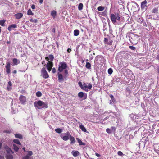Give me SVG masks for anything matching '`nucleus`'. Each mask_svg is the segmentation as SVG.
Returning a JSON list of instances; mask_svg holds the SVG:
<instances>
[{
  "label": "nucleus",
  "instance_id": "obj_1",
  "mask_svg": "<svg viewBox=\"0 0 159 159\" xmlns=\"http://www.w3.org/2000/svg\"><path fill=\"white\" fill-rule=\"evenodd\" d=\"M67 67V64L65 62H61L59 65V67L58 69V81L59 82H62L64 80L62 74L60 73V72H62L64 70V74L65 77L67 76L68 74V71L66 69Z\"/></svg>",
  "mask_w": 159,
  "mask_h": 159
},
{
  "label": "nucleus",
  "instance_id": "obj_2",
  "mask_svg": "<svg viewBox=\"0 0 159 159\" xmlns=\"http://www.w3.org/2000/svg\"><path fill=\"white\" fill-rule=\"evenodd\" d=\"M120 17L121 16L119 13L115 14H111L110 15V19L112 22L114 24L116 22V20L119 21L120 20Z\"/></svg>",
  "mask_w": 159,
  "mask_h": 159
},
{
  "label": "nucleus",
  "instance_id": "obj_3",
  "mask_svg": "<svg viewBox=\"0 0 159 159\" xmlns=\"http://www.w3.org/2000/svg\"><path fill=\"white\" fill-rule=\"evenodd\" d=\"M41 76H42L44 79H47L49 77V75L46 70L45 68H43L41 70Z\"/></svg>",
  "mask_w": 159,
  "mask_h": 159
},
{
  "label": "nucleus",
  "instance_id": "obj_4",
  "mask_svg": "<svg viewBox=\"0 0 159 159\" xmlns=\"http://www.w3.org/2000/svg\"><path fill=\"white\" fill-rule=\"evenodd\" d=\"M19 100L22 104H25L27 101L26 97L23 95H20L19 97Z\"/></svg>",
  "mask_w": 159,
  "mask_h": 159
},
{
  "label": "nucleus",
  "instance_id": "obj_5",
  "mask_svg": "<svg viewBox=\"0 0 159 159\" xmlns=\"http://www.w3.org/2000/svg\"><path fill=\"white\" fill-rule=\"evenodd\" d=\"M53 62L50 61H48V62L47 63V69L49 72L51 71L52 67L53 66Z\"/></svg>",
  "mask_w": 159,
  "mask_h": 159
},
{
  "label": "nucleus",
  "instance_id": "obj_6",
  "mask_svg": "<svg viewBox=\"0 0 159 159\" xmlns=\"http://www.w3.org/2000/svg\"><path fill=\"white\" fill-rule=\"evenodd\" d=\"M65 135L63 136H61V137L63 140L67 141L69 139L70 137V134L69 132H67L66 133H65Z\"/></svg>",
  "mask_w": 159,
  "mask_h": 159
},
{
  "label": "nucleus",
  "instance_id": "obj_7",
  "mask_svg": "<svg viewBox=\"0 0 159 159\" xmlns=\"http://www.w3.org/2000/svg\"><path fill=\"white\" fill-rule=\"evenodd\" d=\"M83 86L84 87V89L86 91H88V90L86 88H88L89 89H91L92 88V85L91 83H90L88 86H87L86 83H84Z\"/></svg>",
  "mask_w": 159,
  "mask_h": 159
},
{
  "label": "nucleus",
  "instance_id": "obj_8",
  "mask_svg": "<svg viewBox=\"0 0 159 159\" xmlns=\"http://www.w3.org/2000/svg\"><path fill=\"white\" fill-rule=\"evenodd\" d=\"M10 63L8 62L6 63L5 66V68L6 69V71L7 74H9L11 72L10 70Z\"/></svg>",
  "mask_w": 159,
  "mask_h": 159
},
{
  "label": "nucleus",
  "instance_id": "obj_9",
  "mask_svg": "<svg viewBox=\"0 0 159 159\" xmlns=\"http://www.w3.org/2000/svg\"><path fill=\"white\" fill-rule=\"evenodd\" d=\"M43 102L41 100H39L37 102H35L34 103V106L38 108V107L42 106Z\"/></svg>",
  "mask_w": 159,
  "mask_h": 159
},
{
  "label": "nucleus",
  "instance_id": "obj_10",
  "mask_svg": "<svg viewBox=\"0 0 159 159\" xmlns=\"http://www.w3.org/2000/svg\"><path fill=\"white\" fill-rule=\"evenodd\" d=\"M104 41L105 44L109 45H111L112 44L113 41L111 40L110 39L109 40L108 39L106 38H104Z\"/></svg>",
  "mask_w": 159,
  "mask_h": 159
},
{
  "label": "nucleus",
  "instance_id": "obj_11",
  "mask_svg": "<svg viewBox=\"0 0 159 159\" xmlns=\"http://www.w3.org/2000/svg\"><path fill=\"white\" fill-rule=\"evenodd\" d=\"M28 154L25 156L22 157V159H29L30 156L33 155V152L32 151H28Z\"/></svg>",
  "mask_w": 159,
  "mask_h": 159
},
{
  "label": "nucleus",
  "instance_id": "obj_12",
  "mask_svg": "<svg viewBox=\"0 0 159 159\" xmlns=\"http://www.w3.org/2000/svg\"><path fill=\"white\" fill-rule=\"evenodd\" d=\"M12 84L11 81H9L8 82L7 86L6 88V89L8 91H10L12 89Z\"/></svg>",
  "mask_w": 159,
  "mask_h": 159
},
{
  "label": "nucleus",
  "instance_id": "obj_13",
  "mask_svg": "<svg viewBox=\"0 0 159 159\" xmlns=\"http://www.w3.org/2000/svg\"><path fill=\"white\" fill-rule=\"evenodd\" d=\"M5 148L7 152V154H13V152L8 146H5Z\"/></svg>",
  "mask_w": 159,
  "mask_h": 159
},
{
  "label": "nucleus",
  "instance_id": "obj_14",
  "mask_svg": "<svg viewBox=\"0 0 159 159\" xmlns=\"http://www.w3.org/2000/svg\"><path fill=\"white\" fill-rule=\"evenodd\" d=\"M71 153L74 157L78 156L80 154V152L78 151L73 150Z\"/></svg>",
  "mask_w": 159,
  "mask_h": 159
},
{
  "label": "nucleus",
  "instance_id": "obj_15",
  "mask_svg": "<svg viewBox=\"0 0 159 159\" xmlns=\"http://www.w3.org/2000/svg\"><path fill=\"white\" fill-rule=\"evenodd\" d=\"M111 129L109 128H107L106 129V132L108 134H111L112 133V130L115 131L116 129V128L115 127L112 126L111 127Z\"/></svg>",
  "mask_w": 159,
  "mask_h": 159
},
{
  "label": "nucleus",
  "instance_id": "obj_16",
  "mask_svg": "<svg viewBox=\"0 0 159 159\" xmlns=\"http://www.w3.org/2000/svg\"><path fill=\"white\" fill-rule=\"evenodd\" d=\"M54 56L52 54H50L49 55L48 57H45V59L47 61H49V60H50L51 61H52L54 59Z\"/></svg>",
  "mask_w": 159,
  "mask_h": 159
},
{
  "label": "nucleus",
  "instance_id": "obj_17",
  "mask_svg": "<svg viewBox=\"0 0 159 159\" xmlns=\"http://www.w3.org/2000/svg\"><path fill=\"white\" fill-rule=\"evenodd\" d=\"M78 123H79V127L80 128L83 132H86L87 131V130L84 125H82V123H80V122H78Z\"/></svg>",
  "mask_w": 159,
  "mask_h": 159
},
{
  "label": "nucleus",
  "instance_id": "obj_18",
  "mask_svg": "<svg viewBox=\"0 0 159 159\" xmlns=\"http://www.w3.org/2000/svg\"><path fill=\"white\" fill-rule=\"evenodd\" d=\"M16 18L17 19H19L23 16V14L21 13L16 14L15 15Z\"/></svg>",
  "mask_w": 159,
  "mask_h": 159
},
{
  "label": "nucleus",
  "instance_id": "obj_19",
  "mask_svg": "<svg viewBox=\"0 0 159 159\" xmlns=\"http://www.w3.org/2000/svg\"><path fill=\"white\" fill-rule=\"evenodd\" d=\"M78 96L79 97H80V98H82V97H84V99H85L87 98L86 95L85 96H84V93L83 92H79L78 93Z\"/></svg>",
  "mask_w": 159,
  "mask_h": 159
},
{
  "label": "nucleus",
  "instance_id": "obj_20",
  "mask_svg": "<svg viewBox=\"0 0 159 159\" xmlns=\"http://www.w3.org/2000/svg\"><path fill=\"white\" fill-rule=\"evenodd\" d=\"M147 3V1L146 0H144L143 2H142L141 6V8L143 9L144 8L146 7V4Z\"/></svg>",
  "mask_w": 159,
  "mask_h": 159
},
{
  "label": "nucleus",
  "instance_id": "obj_21",
  "mask_svg": "<svg viewBox=\"0 0 159 159\" xmlns=\"http://www.w3.org/2000/svg\"><path fill=\"white\" fill-rule=\"evenodd\" d=\"M12 154L11 153L7 154L6 156V159H13V156Z\"/></svg>",
  "mask_w": 159,
  "mask_h": 159
},
{
  "label": "nucleus",
  "instance_id": "obj_22",
  "mask_svg": "<svg viewBox=\"0 0 159 159\" xmlns=\"http://www.w3.org/2000/svg\"><path fill=\"white\" fill-rule=\"evenodd\" d=\"M76 139H77L78 142L80 146H81L82 145H83L84 146L85 145H86L85 143L82 142V141L80 139H79V138H77Z\"/></svg>",
  "mask_w": 159,
  "mask_h": 159
},
{
  "label": "nucleus",
  "instance_id": "obj_23",
  "mask_svg": "<svg viewBox=\"0 0 159 159\" xmlns=\"http://www.w3.org/2000/svg\"><path fill=\"white\" fill-rule=\"evenodd\" d=\"M69 139L71 141V142H70L71 144H73L75 143V139L74 138L73 136H72L70 135V137Z\"/></svg>",
  "mask_w": 159,
  "mask_h": 159
},
{
  "label": "nucleus",
  "instance_id": "obj_24",
  "mask_svg": "<svg viewBox=\"0 0 159 159\" xmlns=\"http://www.w3.org/2000/svg\"><path fill=\"white\" fill-rule=\"evenodd\" d=\"M12 61L14 65H17L18 63H20V61L17 59L14 58L12 60Z\"/></svg>",
  "mask_w": 159,
  "mask_h": 159
},
{
  "label": "nucleus",
  "instance_id": "obj_25",
  "mask_svg": "<svg viewBox=\"0 0 159 159\" xmlns=\"http://www.w3.org/2000/svg\"><path fill=\"white\" fill-rule=\"evenodd\" d=\"M110 97L111 98V100H110V104L112 103V102H114L116 101V100L115 98H114L112 94H110L109 95Z\"/></svg>",
  "mask_w": 159,
  "mask_h": 159
},
{
  "label": "nucleus",
  "instance_id": "obj_26",
  "mask_svg": "<svg viewBox=\"0 0 159 159\" xmlns=\"http://www.w3.org/2000/svg\"><path fill=\"white\" fill-rule=\"evenodd\" d=\"M55 131L58 134L61 133L63 131V130L61 128H57L55 129Z\"/></svg>",
  "mask_w": 159,
  "mask_h": 159
},
{
  "label": "nucleus",
  "instance_id": "obj_27",
  "mask_svg": "<svg viewBox=\"0 0 159 159\" xmlns=\"http://www.w3.org/2000/svg\"><path fill=\"white\" fill-rule=\"evenodd\" d=\"M15 136L16 138H17L20 139H22L23 138L22 136L20 134H15Z\"/></svg>",
  "mask_w": 159,
  "mask_h": 159
},
{
  "label": "nucleus",
  "instance_id": "obj_28",
  "mask_svg": "<svg viewBox=\"0 0 159 159\" xmlns=\"http://www.w3.org/2000/svg\"><path fill=\"white\" fill-rule=\"evenodd\" d=\"M79 34V31L78 30L76 29L74 30V34L75 36H78Z\"/></svg>",
  "mask_w": 159,
  "mask_h": 159
},
{
  "label": "nucleus",
  "instance_id": "obj_29",
  "mask_svg": "<svg viewBox=\"0 0 159 159\" xmlns=\"http://www.w3.org/2000/svg\"><path fill=\"white\" fill-rule=\"evenodd\" d=\"M57 14V12L56 11L53 10L51 12V15L54 18L55 17Z\"/></svg>",
  "mask_w": 159,
  "mask_h": 159
},
{
  "label": "nucleus",
  "instance_id": "obj_30",
  "mask_svg": "<svg viewBox=\"0 0 159 159\" xmlns=\"http://www.w3.org/2000/svg\"><path fill=\"white\" fill-rule=\"evenodd\" d=\"M13 142L14 143H16V144H18V145H21V143L20 142L19 140L17 139H14L13 140Z\"/></svg>",
  "mask_w": 159,
  "mask_h": 159
},
{
  "label": "nucleus",
  "instance_id": "obj_31",
  "mask_svg": "<svg viewBox=\"0 0 159 159\" xmlns=\"http://www.w3.org/2000/svg\"><path fill=\"white\" fill-rule=\"evenodd\" d=\"M13 149L16 152H18L19 150V148L15 144H13Z\"/></svg>",
  "mask_w": 159,
  "mask_h": 159
},
{
  "label": "nucleus",
  "instance_id": "obj_32",
  "mask_svg": "<svg viewBox=\"0 0 159 159\" xmlns=\"http://www.w3.org/2000/svg\"><path fill=\"white\" fill-rule=\"evenodd\" d=\"M105 9V7L103 6H99L98 7L97 10L99 11H102Z\"/></svg>",
  "mask_w": 159,
  "mask_h": 159
},
{
  "label": "nucleus",
  "instance_id": "obj_33",
  "mask_svg": "<svg viewBox=\"0 0 159 159\" xmlns=\"http://www.w3.org/2000/svg\"><path fill=\"white\" fill-rule=\"evenodd\" d=\"M85 66L87 69H90L91 67L90 63L89 62H86Z\"/></svg>",
  "mask_w": 159,
  "mask_h": 159
},
{
  "label": "nucleus",
  "instance_id": "obj_34",
  "mask_svg": "<svg viewBox=\"0 0 159 159\" xmlns=\"http://www.w3.org/2000/svg\"><path fill=\"white\" fill-rule=\"evenodd\" d=\"M27 15H33L34 13L32 12L30 9H29L27 11Z\"/></svg>",
  "mask_w": 159,
  "mask_h": 159
},
{
  "label": "nucleus",
  "instance_id": "obj_35",
  "mask_svg": "<svg viewBox=\"0 0 159 159\" xmlns=\"http://www.w3.org/2000/svg\"><path fill=\"white\" fill-rule=\"evenodd\" d=\"M83 4L82 3H80L78 6V9L79 10H81L83 8Z\"/></svg>",
  "mask_w": 159,
  "mask_h": 159
},
{
  "label": "nucleus",
  "instance_id": "obj_36",
  "mask_svg": "<svg viewBox=\"0 0 159 159\" xmlns=\"http://www.w3.org/2000/svg\"><path fill=\"white\" fill-rule=\"evenodd\" d=\"M5 20H0V25L2 26H5L4 23L5 22Z\"/></svg>",
  "mask_w": 159,
  "mask_h": 159
},
{
  "label": "nucleus",
  "instance_id": "obj_37",
  "mask_svg": "<svg viewBox=\"0 0 159 159\" xmlns=\"http://www.w3.org/2000/svg\"><path fill=\"white\" fill-rule=\"evenodd\" d=\"M36 95L38 97H40L42 96V94L40 92L38 91L36 93Z\"/></svg>",
  "mask_w": 159,
  "mask_h": 159
},
{
  "label": "nucleus",
  "instance_id": "obj_38",
  "mask_svg": "<svg viewBox=\"0 0 159 159\" xmlns=\"http://www.w3.org/2000/svg\"><path fill=\"white\" fill-rule=\"evenodd\" d=\"M30 22H34L35 23H36L37 22V20L36 19H33V18H31L30 20Z\"/></svg>",
  "mask_w": 159,
  "mask_h": 159
},
{
  "label": "nucleus",
  "instance_id": "obj_39",
  "mask_svg": "<svg viewBox=\"0 0 159 159\" xmlns=\"http://www.w3.org/2000/svg\"><path fill=\"white\" fill-rule=\"evenodd\" d=\"M42 108H47L48 107V104L47 103H44L43 102V104Z\"/></svg>",
  "mask_w": 159,
  "mask_h": 159
},
{
  "label": "nucleus",
  "instance_id": "obj_40",
  "mask_svg": "<svg viewBox=\"0 0 159 159\" xmlns=\"http://www.w3.org/2000/svg\"><path fill=\"white\" fill-rule=\"evenodd\" d=\"M158 12V9L156 8H153L152 11V12L153 13H157Z\"/></svg>",
  "mask_w": 159,
  "mask_h": 159
},
{
  "label": "nucleus",
  "instance_id": "obj_41",
  "mask_svg": "<svg viewBox=\"0 0 159 159\" xmlns=\"http://www.w3.org/2000/svg\"><path fill=\"white\" fill-rule=\"evenodd\" d=\"M112 72H113V70L111 68H109L108 69V72L109 74L111 75L112 73Z\"/></svg>",
  "mask_w": 159,
  "mask_h": 159
},
{
  "label": "nucleus",
  "instance_id": "obj_42",
  "mask_svg": "<svg viewBox=\"0 0 159 159\" xmlns=\"http://www.w3.org/2000/svg\"><path fill=\"white\" fill-rule=\"evenodd\" d=\"M129 48L131 49L132 50H135L136 49V48L135 47L132 46H129Z\"/></svg>",
  "mask_w": 159,
  "mask_h": 159
},
{
  "label": "nucleus",
  "instance_id": "obj_43",
  "mask_svg": "<svg viewBox=\"0 0 159 159\" xmlns=\"http://www.w3.org/2000/svg\"><path fill=\"white\" fill-rule=\"evenodd\" d=\"M78 84H79V85L80 86L82 89H84V87L83 85H82V83L81 82H79Z\"/></svg>",
  "mask_w": 159,
  "mask_h": 159
},
{
  "label": "nucleus",
  "instance_id": "obj_44",
  "mask_svg": "<svg viewBox=\"0 0 159 159\" xmlns=\"http://www.w3.org/2000/svg\"><path fill=\"white\" fill-rule=\"evenodd\" d=\"M3 132L4 133H5L7 134H9L11 133V131L9 130H6L4 131Z\"/></svg>",
  "mask_w": 159,
  "mask_h": 159
},
{
  "label": "nucleus",
  "instance_id": "obj_45",
  "mask_svg": "<svg viewBox=\"0 0 159 159\" xmlns=\"http://www.w3.org/2000/svg\"><path fill=\"white\" fill-rule=\"evenodd\" d=\"M117 154L118 155L120 156H121L123 155V154L122 152L121 151H118L117 152Z\"/></svg>",
  "mask_w": 159,
  "mask_h": 159
},
{
  "label": "nucleus",
  "instance_id": "obj_46",
  "mask_svg": "<svg viewBox=\"0 0 159 159\" xmlns=\"http://www.w3.org/2000/svg\"><path fill=\"white\" fill-rule=\"evenodd\" d=\"M10 26L11 28H15L16 27V25L15 24H12Z\"/></svg>",
  "mask_w": 159,
  "mask_h": 159
},
{
  "label": "nucleus",
  "instance_id": "obj_47",
  "mask_svg": "<svg viewBox=\"0 0 159 159\" xmlns=\"http://www.w3.org/2000/svg\"><path fill=\"white\" fill-rule=\"evenodd\" d=\"M56 72V70L55 68H53L52 69V72L53 73H55Z\"/></svg>",
  "mask_w": 159,
  "mask_h": 159
},
{
  "label": "nucleus",
  "instance_id": "obj_48",
  "mask_svg": "<svg viewBox=\"0 0 159 159\" xmlns=\"http://www.w3.org/2000/svg\"><path fill=\"white\" fill-rule=\"evenodd\" d=\"M126 91L129 92V93H130V89L128 88V87H127L126 89Z\"/></svg>",
  "mask_w": 159,
  "mask_h": 159
},
{
  "label": "nucleus",
  "instance_id": "obj_49",
  "mask_svg": "<svg viewBox=\"0 0 159 159\" xmlns=\"http://www.w3.org/2000/svg\"><path fill=\"white\" fill-rule=\"evenodd\" d=\"M31 8L32 9H34L35 8V6L33 4L31 6Z\"/></svg>",
  "mask_w": 159,
  "mask_h": 159
},
{
  "label": "nucleus",
  "instance_id": "obj_50",
  "mask_svg": "<svg viewBox=\"0 0 159 159\" xmlns=\"http://www.w3.org/2000/svg\"><path fill=\"white\" fill-rule=\"evenodd\" d=\"M21 92L22 93H26V91L24 90H22L21 91Z\"/></svg>",
  "mask_w": 159,
  "mask_h": 159
},
{
  "label": "nucleus",
  "instance_id": "obj_51",
  "mask_svg": "<svg viewBox=\"0 0 159 159\" xmlns=\"http://www.w3.org/2000/svg\"><path fill=\"white\" fill-rule=\"evenodd\" d=\"M71 51V49L70 48H68L67 50V51L68 53H70Z\"/></svg>",
  "mask_w": 159,
  "mask_h": 159
},
{
  "label": "nucleus",
  "instance_id": "obj_52",
  "mask_svg": "<svg viewBox=\"0 0 159 159\" xmlns=\"http://www.w3.org/2000/svg\"><path fill=\"white\" fill-rule=\"evenodd\" d=\"M56 44L57 45V48H59V44L57 42H56Z\"/></svg>",
  "mask_w": 159,
  "mask_h": 159
},
{
  "label": "nucleus",
  "instance_id": "obj_53",
  "mask_svg": "<svg viewBox=\"0 0 159 159\" xmlns=\"http://www.w3.org/2000/svg\"><path fill=\"white\" fill-rule=\"evenodd\" d=\"M11 28H12L10 27V26H9L8 28V30L9 31H11Z\"/></svg>",
  "mask_w": 159,
  "mask_h": 159
},
{
  "label": "nucleus",
  "instance_id": "obj_54",
  "mask_svg": "<svg viewBox=\"0 0 159 159\" xmlns=\"http://www.w3.org/2000/svg\"><path fill=\"white\" fill-rule=\"evenodd\" d=\"M95 155H96L97 157H100V155L99 154H98V153H95Z\"/></svg>",
  "mask_w": 159,
  "mask_h": 159
},
{
  "label": "nucleus",
  "instance_id": "obj_55",
  "mask_svg": "<svg viewBox=\"0 0 159 159\" xmlns=\"http://www.w3.org/2000/svg\"><path fill=\"white\" fill-rule=\"evenodd\" d=\"M43 2V0H39V3L40 4L42 3Z\"/></svg>",
  "mask_w": 159,
  "mask_h": 159
},
{
  "label": "nucleus",
  "instance_id": "obj_56",
  "mask_svg": "<svg viewBox=\"0 0 159 159\" xmlns=\"http://www.w3.org/2000/svg\"><path fill=\"white\" fill-rule=\"evenodd\" d=\"M156 59L159 60V54L157 57Z\"/></svg>",
  "mask_w": 159,
  "mask_h": 159
},
{
  "label": "nucleus",
  "instance_id": "obj_57",
  "mask_svg": "<svg viewBox=\"0 0 159 159\" xmlns=\"http://www.w3.org/2000/svg\"><path fill=\"white\" fill-rule=\"evenodd\" d=\"M17 72V71L16 70H14L13 72L12 73L14 74H16Z\"/></svg>",
  "mask_w": 159,
  "mask_h": 159
},
{
  "label": "nucleus",
  "instance_id": "obj_58",
  "mask_svg": "<svg viewBox=\"0 0 159 159\" xmlns=\"http://www.w3.org/2000/svg\"><path fill=\"white\" fill-rule=\"evenodd\" d=\"M2 145V143L0 142V149H1V147Z\"/></svg>",
  "mask_w": 159,
  "mask_h": 159
},
{
  "label": "nucleus",
  "instance_id": "obj_59",
  "mask_svg": "<svg viewBox=\"0 0 159 159\" xmlns=\"http://www.w3.org/2000/svg\"><path fill=\"white\" fill-rule=\"evenodd\" d=\"M22 149L25 152L26 151H25V148L24 147H23V148Z\"/></svg>",
  "mask_w": 159,
  "mask_h": 159
},
{
  "label": "nucleus",
  "instance_id": "obj_60",
  "mask_svg": "<svg viewBox=\"0 0 159 159\" xmlns=\"http://www.w3.org/2000/svg\"><path fill=\"white\" fill-rule=\"evenodd\" d=\"M7 43L9 44L10 43V42L9 41H7Z\"/></svg>",
  "mask_w": 159,
  "mask_h": 159
},
{
  "label": "nucleus",
  "instance_id": "obj_61",
  "mask_svg": "<svg viewBox=\"0 0 159 159\" xmlns=\"http://www.w3.org/2000/svg\"><path fill=\"white\" fill-rule=\"evenodd\" d=\"M1 156L0 155V159H1Z\"/></svg>",
  "mask_w": 159,
  "mask_h": 159
},
{
  "label": "nucleus",
  "instance_id": "obj_62",
  "mask_svg": "<svg viewBox=\"0 0 159 159\" xmlns=\"http://www.w3.org/2000/svg\"><path fill=\"white\" fill-rule=\"evenodd\" d=\"M53 30H54V32H55V29H54H54H53Z\"/></svg>",
  "mask_w": 159,
  "mask_h": 159
},
{
  "label": "nucleus",
  "instance_id": "obj_63",
  "mask_svg": "<svg viewBox=\"0 0 159 159\" xmlns=\"http://www.w3.org/2000/svg\"><path fill=\"white\" fill-rule=\"evenodd\" d=\"M90 52H91V51H89V53H90Z\"/></svg>",
  "mask_w": 159,
  "mask_h": 159
},
{
  "label": "nucleus",
  "instance_id": "obj_64",
  "mask_svg": "<svg viewBox=\"0 0 159 159\" xmlns=\"http://www.w3.org/2000/svg\"><path fill=\"white\" fill-rule=\"evenodd\" d=\"M90 159H93V158H91Z\"/></svg>",
  "mask_w": 159,
  "mask_h": 159
}]
</instances>
